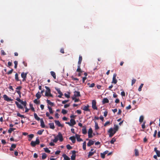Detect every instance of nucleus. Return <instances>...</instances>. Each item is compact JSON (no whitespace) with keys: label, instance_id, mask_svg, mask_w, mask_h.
<instances>
[{"label":"nucleus","instance_id":"obj_63","mask_svg":"<svg viewBox=\"0 0 160 160\" xmlns=\"http://www.w3.org/2000/svg\"><path fill=\"white\" fill-rule=\"evenodd\" d=\"M16 145L14 144H13L11 145V148H16Z\"/></svg>","mask_w":160,"mask_h":160},{"label":"nucleus","instance_id":"obj_19","mask_svg":"<svg viewBox=\"0 0 160 160\" xmlns=\"http://www.w3.org/2000/svg\"><path fill=\"white\" fill-rule=\"evenodd\" d=\"M69 139L72 141V142L73 143H75L76 142V139L75 138L74 136L70 137Z\"/></svg>","mask_w":160,"mask_h":160},{"label":"nucleus","instance_id":"obj_8","mask_svg":"<svg viewBox=\"0 0 160 160\" xmlns=\"http://www.w3.org/2000/svg\"><path fill=\"white\" fill-rule=\"evenodd\" d=\"M92 130L91 128H90L88 131V137L89 138H91L92 137Z\"/></svg>","mask_w":160,"mask_h":160},{"label":"nucleus","instance_id":"obj_54","mask_svg":"<svg viewBox=\"0 0 160 160\" xmlns=\"http://www.w3.org/2000/svg\"><path fill=\"white\" fill-rule=\"evenodd\" d=\"M110 122L109 121H107L104 124V126L105 127L107 125H109L110 124Z\"/></svg>","mask_w":160,"mask_h":160},{"label":"nucleus","instance_id":"obj_12","mask_svg":"<svg viewBox=\"0 0 160 160\" xmlns=\"http://www.w3.org/2000/svg\"><path fill=\"white\" fill-rule=\"evenodd\" d=\"M3 98L4 99L7 101H12V99L11 98H9L6 95H4L3 96Z\"/></svg>","mask_w":160,"mask_h":160},{"label":"nucleus","instance_id":"obj_41","mask_svg":"<svg viewBox=\"0 0 160 160\" xmlns=\"http://www.w3.org/2000/svg\"><path fill=\"white\" fill-rule=\"evenodd\" d=\"M44 131V130L42 129L39 130L37 132V134L40 135H42V132Z\"/></svg>","mask_w":160,"mask_h":160},{"label":"nucleus","instance_id":"obj_55","mask_svg":"<svg viewBox=\"0 0 160 160\" xmlns=\"http://www.w3.org/2000/svg\"><path fill=\"white\" fill-rule=\"evenodd\" d=\"M101 158H105V154H104V153H101Z\"/></svg>","mask_w":160,"mask_h":160},{"label":"nucleus","instance_id":"obj_48","mask_svg":"<svg viewBox=\"0 0 160 160\" xmlns=\"http://www.w3.org/2000/svg\"><path fill=\"white\" fill-rule=\"evenodd\" d=\"M16 100L20 102L21 104L22 103V102H24L21 99H20V98L19 97L17 98L16 99Z\"/></svg>","mask_w":160,"mask_h":160},{"label":"nucleus","instance_id":"obj_22","mask_svg":"<svg viewBox=\"0 0 160 160\" xmlns=\"http://www.w3.org/2000/svg\"><path fill=\"white\" fill-rule=\"evenodd\" d=\"M114 127L113 129V132H115V133H116V132L118 130V127L117 125H114Z\"/></svg>","mask_w":160,"mask_h":160},{"label":"nucleus","instance_id":"obj_17","mask_svg":"<svg viewBox=\"0 0 160 160\" xmlns=\"http://www.w3.org/2000/svg\"><path fill=\"white\" fill-rule=\"evenodd\" d=\"M94 142L91 140H90L88 142V143H87V146H88V147H90V146H91L92 145L94 144Z\"/></svg>","mask_w":160,"mask_h":160},{"label":"nucleus","instance_id":"obj_20","mask_svg":"<svg viewBox=\"0 0 160 160\" xmlns=\"http://www.w3.org/2000/svg\"><path fill=\"white\" fill-rule=\"evenodd\" d=\"M89 106L88 105H87V106H84L83 107L82 109L85 111H89L90 110L89 109Z\"/></svg>","mask_w":160,"mask_h":160},{"label":"nucleus","instance_id":"obj_3","mask_svg":"<svg viewBox=\"0 0 160 160\" xmlns=\"http://www.w3.org/2000/svg\"><path fill=\"white\" fill-rule=\"evenodd\" d=\"M70 122H66L65 123L67 124H68V125H69V126L71 127L73 126L76 123L75 120L71 118L70 119Z\"/></svg>","mask_w":160,"mask_h":160},{"label":"nucleus","instance_id":"obj_2","mask_svg":"<svg viewBox=\"0 0 160 160\" xmlns=\"http://www.w3.org/2000/svg\"><path fill=\"white\" fill-rule=\"evenodd\" d=\"M40 141L38 138H37L35 141H32L31 142V145L32 147H34L36 145L39 144Z\"/></svg>","mask_w":160,"mask_h":160},{"label":"nucleus","instance_id":"obj_42","mask_svg":"<svg viewBox=\"0 0 160 160\" xmlns=\"http://www.w3.org/2000/svg\"><path fill=\"white\" fill-rule=\"evenodd\" d=\"M116 141V138H112V139L111 140V141H110V142L111 144H113L114 143V142H115Z\"/></svg>","mask_w":160,"mask_h":160},{"label":"nucleus","instance_id":"obj_53","mask_svg":"<svg viewBox=\"0 0 160 160\" xmlns=\"http://www.w3.org/2000/svg\"><path fill=\"white\" fill-rule=\"evenodd\" d=\"M66 147L68 149L70 150L72 148V147L69 144L66 145Z\"/></svg>","mask_w":160,"mask_h":160},{"label":"nucleus","instance_id":"obj_11","mask_svg":"<svg viewBox=\"0 0 160 160\" xmlns=\"http://www.w3.org/2000/svg\"><path fill=\"white\" fill-rule=\"evenodd\" d=\"M22 105H23L24 108H25V112H27L28 111L29 109L27 107V102L26 101H24L23 102H22Z\"/></svg>","mask_w":160,"mask_h":160},{"label":"nucleus","instance_id":"obj_16","mask_svg":"<svg viewBox=\"0 0 160 160\" xmlns=\"http://www.w3.org/2000/svg\"><path fill=\"white\" fill-rule=\"evenodd\" d=\"M74 97H78L80 96V92L79 91H75L74 92Z\"/></svg>","mask_w":160,"mask_h":160},{"label":"nucleus","instance_id":"obj_61","mask_svg":"<svg viewBox=\"0 0 160 160\" xmlns=\"http://www.w3.org/2000/svg\"><path fill=\"white\" fill-rule=\"evenodd\" d=\"M12 129V128H10L8 131V132H9L10 133H11L13 131Z\"/></svg>","mask_w":160,"mask_h":160},{"label":"nucleus","instance_id":"obj_5","mask_svg":"<svg viewBox=\"0 0 160 160\" xmlns=\"http://www.w3.org/2000/svg\"><path fill=\"white\" fill-rule=\"evenodd\" d=\"M27 74L28 72L24 73V72H22L21 73V76L23 78L22 80V81L24 82L26 81Z\"/></svg>","mask_w":160,"mask_h":160},{"label":"nucleus","instance_id":"obj_43","mask_svg":"<svg viewBox=\"0 0 160 160\" xmlns=\"http://www.w3.org/2000/svg\"><path fill=\"white\" fill-rule=\"evenodd\" d=\"M72 99L74 100L75 102H78L79 101V99L76 98L75 97H72Z\"/></svg>","mask_w":160,"mask_h":160},{"label":"nucleus","instance_id":"obj_34","mask_svg":"<svg viewBox=\"0 0 160 160\" xmlns=\"http://www.w3.org/2000/svg\"><path fill=\"white\" fill-rule=\"evenodd\" d=\"M134 152L135 155L136 156H138L139 155V152L138 150L137 149H135L134 150Z\"/></svg>","mask_w":160,"mask_h":160},{"label":"nucleus","instance_id":"obj_62","mask_svg":"<svg viewBox=\"0 0 160 160\" xmlns=\"http://www.w3.org/2000/svg\"><path fill=\"white\" fill-rule=\"evenodd\" d=\"M145 122H143V124L142 125V128H143V129H144L145 128Z\"/></svg>","mask_w":160,"mask_h":160},{"label":"nucleus","instance_id":"obj_39","mask_svg":"<svg viewBox=\"0 0 160 160\" xmlns=\"http://www.w3.org/2000/svg\"><path fill=\"white\" fill-rule=\"evenodd\" d=\"M29 106L30 107L31 110L33 111L34 112L35 111V109L33 107V105L31 103H30Z\"/></svg>","mask_w":160,"mask_h":160},{"label":"nucleus","instance_id":"obj_44","mask_svg":"<svg viewBox=\"0 0 160 160\" xmlns=\"http://www.w3.org/2000/svg\"><path fill=\"white\" fill-rule=\"evenodd\" d=\"M83 149L84 150L86 149V142L84 141L83 143Z\"/></svg>","mask_w":160,"mask_h":160},{"label":"nucleus","instance_id":"obj_37","mask_svg":"<svg viewBox=\"0 0 160 160\" xmlns=\"http://www.w3.org/2000/svg\"><path fill=\"white\" fill-rule=\"evenodd\" d=\"M33 102L37 104H39L40 103V101L39 100L38 101L37 99L34 100Z\"/></svg>","mask_w":160,"mask_h":160},{"label":"nucleus","instance_id":"obj_27","mask_svg":"<svg viewBox=\"0 0 160 160\" xmlns=\"http://www.w3.org/2000/svg\"><path fill=\"white\" fill-rule=\"evenodd\" d=\"M49 125L50 128L53 129H54L55 127H54L53 123H49Z\"/></svg>","mask_w":160,"mask_h":160},{"label":"nucleus","instance_id":"obj_38","mask_svg":"<svg viewBox=\"0 0 160 160\" xmlns=\"http://www.w3.org/2000/svg\"><path fill=\"white\" fill-rule=\"evenodd\" d=\"M47 157V155L46 153H44L42 154V159H45Z\"/></svg>","mask_w":160,"mask_h":160},{"label":"nucleus","instance_id":"obj_28","mask_svg":"<svg viewBox=\"0 0 160 160\" xmlns=\"http://www.w3.org/2000/svg\"><path fill=\"white\" fill-rule=\"evenodd\" d=\"M50 73L51 74V75L52 76L53 78L54 79H56V75L55 73L53 71H51L50 72Z\"/></svg>","mask_w":160,"mask_h":160},{"label":"nucleus","instance_id":"obj_13","mask_svg":"<svg viewBox=\"0 0 160 160\" xmlns=\"http://www.w3.org/2000/svg\"><path fill=\"white\" fill-rule=\"evenodd\" d=\"M75 136L78 141L80 142L82 141V139L80 138V135L76 134Z\"/></svg>","mask_w":160,"mask_h":160},{"label":"nucleus","instance_id":"obj_30","mask_svg":"<svg viewBox=\"0 0 160 160\" xmlns=\"http://www.w3.org/2000/svg\"><path fill=\"white\" fill-rule=\"evenodd\" d=\"M81 66L78 65V68L77 69V72L80 73H82V71L80 68Z\"/></svg>","mask_w":160,"mask_h":160},{"label":"nucleus","instance_id":"obj_32","mask_svg":"<svg viewBox=\"0 0 160 160\" xmlns=\"http://www.w3.org/2000/svg\"><path fill=\"white\" fill-rule=\"evenodd\" d=\"M36 96L37 98V99H39L41 97V95L39 92H38L36 95Z\"/></svg>","mask_w":160,"mask_h":160},{"label":"nucleus","instance_id":"obj_56","mask_svg":"<svg viewBox=\"0 0 160 160\" xmlns=\"http://www.w3.org/2000/svg\"><path fill=\"white\" fill-rule=\"evenodd\" d=\"M13 71V69H12L9 71L7 73L8 75L12 73Z\"/></svg>","mask_w":160,"mask_h":160},{"label":"nucleus","instance_id":"obj_4","mask_svg":"<svg viewBox=\"0 0 160 160\" xmlns=\"http://www.w3.org/2000/svg\"><path fill=\"white\" fill-rule=\"evenodd\" d=\"M113 129L112 128H110L109 130L108 131V132L109 133V137L111 138L116 133L115 132H113Z\"/></svg>","mask_w":160,"mask_h":160},{"label":"nucleus","instance_id":"obj_10","mask_svg":"<svg viewBox=\"0 0 160 160\" xmlns=\"http://www.w3.org/2000/svg\"><path fill=\"white\" fill-rule=\"evenodd\" d=\"M60 142H62L63 141V138L62 134L60 132H59L58 135L57 136Z\"/></svg>","mask_w":160,"mask_h":160},{"label":"nucleus","instance_id":"obj_1","mask_svg":"<svg viewBox=\"0 0 160 160\" xmlns=\"http://www.w3.org/2000/svg\"><path fill=\"white\" fill-rule=\"evenodd\" d=\"M45 88H46L47 90L45 92V96H50L52 97V95L51 93V90L50 88L47 86H45Z\"/></svg>","mask_w":160,"mask_h":160},{"label":"nucleus","instance_id":"obj_57","mask_svg":"<svg viewBox=\"0 0 160 160\" xmlns=\"http://www.w3.org/2000/svg\"><path fill=\"white\" fill-rule=\"evenodd\" d=\"M136 80L135 79H133L132 81V85H133L136 82Z\"/></svg>","mask_w":160,"mask_h":160},{"label":"nucleus","instance_id":"obj_7","mask_svg":"<svg viewBox=\"0 0 160 160\" xmlns=\"http://www.w3.org/2000/svg\"><path fill=\"white\" fill-rule=\"evenodd\" d=\"M117 76V74L115 73L114 74L113 78L111 82L112 83L116 84L117 82V80L116 79V77Z\"/></svg>","mask_w":160,"mask_h":160},{"label":"nucleus","instance_id":"obj_58","mask_svg":"<svg viewBox=\"0 0 160 160\" xmlns=\"http://www.w3.org/2000/svg\"><path fill=\"white\" fill-rule=\"evenodd\" d=\"M1 53L2 55H6V53L4 52L3 50H1Z\"/></svg>","mask_w":160,"mask_h":160},{"label":"nucleus","instance_id":"obj_59","mask_svg":"<svg viewBox=\"0 0 160 160\" xmlns=\"http://www.w3.org/2000/svg\"><path fill=\"white\" fill-rule=\"evenodd\" d=\"M22 87L21 86H18L17 87V88H16V90H19L20 91V90L22 89Z\"/></svg>","mask_w":160,"mask_h":160},{"label":"nucleus","instance_id":"obj_24","mask_svg":"<svg viewBox=\"0 0 160 160\" xmlns=\"http://www.w3.org/2000/svg\"><path fill=\"white\" fill-rule=\"evenodd\" d=\"M109 100L107 98H104L102 101L103 104H105L106 103H108L109 102Z\"/></svg>","mask_w":160,"mask_h":160},{"label":"nucleus","instance_id":"obj_35","mask_svg":"<svg viewBox=\"0 0 160 160\" xmlns=\"http://www.w3.org/2000/svg\"><path fill=\"white\" fill-rule=\"evenodd\" d=\"M15 79L17 81H20L18 77V75L17 73H16L15 74Z\"/></svg>","mask_w":160,"mask_h":160},{"label":"nucleus","instance_id":"obj_40","mask_svg":"<svg viewBox=\"0 0 160 160\" xmlns=\"http://www.w3.org/2000/svg\"><path fill=\"white\" fill-rule=\"evenodd\" d=\"M144 119V117L143 116H140L139 119V121L140 122H143Z\"/></svg>","mask_w":160,"mask_h":160},{"label":"nucleus","instance_id":"obj_23","mask_svg":"<svg viewBox=\"0 0 160 160\" xmlns=\"http://www.w3.org/2000/svg\"><path fill=\"white\" fill-rule=\"evenodd\" d=\"M82 60V57L81 56H79V58L78 61V65L81 66V64Z\"/></svg>","mask_w":160,"mask_h":160},{"label":"nucleus","instance_id":"obj_49","mask_svg":"<svg viewBox=\"0 0 160 160\" xmlns=\"http://www.w3.org/2000/svg\"><path fill=\"white\" fill-rule=\"evenodd\" d=\"M67 112V111H66V110L64 109H62V113L63 114H66Z\"/></svg>","mask_w":160,"mask_h":160},{"label":"nucleus","instance_id":"obj_25","mask_svg":"<svg viewBox=\"0 0 160 160\" xmlns=\"http://www.w3.org/2000/svg\"><path fill=\"white\" fill-rule=\"evenodd\" d=\"M96 151L95 150L93 152H89L88 154V158H90L91 156H92V155H93V154L96 153Z\"/></svg>","mask_w":160,"mask_h":160},{"label":"nucleus","instance_id":"obj_60","mask_svg":"<svg viewBox=\"0 0 160 160\" xmlns=\"http://www.w3.org/2000/svg\"><path fill=\"white\" fill-rule=\"evenodd\" d=\"M108 113V111L106 110L104 112V116L105 117H106L107 116V115Z\"/></svg>","mask_w":160,"mask_h":160},{"label":"nucleus","instance_id":"obj_51","mask_svg":"<svg viewBox=\"0 0 160 160\" xmlns=\"http://www.w3.org/2000/svg\"><path fill=\"white\" fill-rule=\"evenodd\" d=\"M14 64H15V65H14V68H17V65H18V61H15L14 62Z\"/></svg>","mask_w":160,"mask_h":160},{"label":"nucleus","instance_id":"obj_31","mask_svg":"<svg viewBox=\"0 0 160 160\" xmlns=\"http://www.w3.org/2000/svg\"><path fill=\"white\" fill-rule=\"evenodd\" d=\"M63 157L65 160H70V158L65 154H64L63 155Z\"/></svg>","mask_w":160,"mask_h":160},{"label":"nucleus","instance_id":"obj_21","mask_svg":"<svg viewBox=\"0 0 160 160\" xmlns=\"http://www.w3.org/2000/svg\"><path fill=\"white\" fill-rule=\"evenodd\" d=\"M56 125H57L58 127H62V125L61 124L60 122L58 120H55L54 121Z\"/></svg>","mask_w":160,"mask_h":160},{"label":"nucleus","instance_id":"obj_33","mask_svg":"<svg viewBox=\"0 0 160 160\" xmlns=\"http://www.w3.org/2000/svg\"><path fill=\"white\" fill-rule=\"evenodd\" d=\"M53 136H55V138L52 140V141L56 143L58 140V138L57 137L55 136V135H54Z\"/></svg>","mask_w":160,"mask_h":160},{"label":"nucleus","instance_id":"obj_36","mask_svg":"<svg viewBox=\"0 0 160 160\" xmlns=\"http://www.w3.org/2000/svg\"><path fill=\"white\" fill-rule=\"evenodd\" d=\"M28 137L29 138L28 139V141H30L34 137V135L33 134H30L28 135Z\"/></svg>","mask_w":160,"mask_h":160},{"label":"nucleus","instance_id":"obj_18","mask_svg":"<svg viewBox=\"0 0 160 160\" xmlns=\"http://www.w3.org/2000/svg\"><path fill=\"white\" fill-rule=\"evenodd\" d=\"M15 103L16 104V105H17V107L18 108H19L20 109H23V107L21 104H19L18 102L17 101H16L15 102Z\"/></svg>","mask_w":160,"mask_h":160},{"label":"nucleus","instance_id":"obj_47","mask_svg":"<svg viewBox=\"0 0 160 160\" xmlns=\"http://www.w3.org/2000/svg\"><path fill=\"white\" fill-rule=\"evenodd\" d=\"M143 85V84L142 83L141 84L140 86H139V87L138 89V90L139 91H141Z\"/></svg>","mask_w":160,"mask_h":160},{"label":"nucleus","instance_id":"obj_52","mask_svg":"<svg viewBox=\"0 0 160 160\" xmlns=\"http://www.w3.org/2000/svg\"><path fill=\"white\" fill-rule=\"evenodd\" d=\"M56 89L59 94H60V93L61 94L62 93V92H61V91L59 88H56Z\"/></svg>","mask_w":160,"mask_h":160},{"label":"nucleus","instance_id":"obj_46","mask_svg":"<svg viewBox=\"0 0 160 160\" xmlns=\"http://www.w3.org/2000/svg\"><path fill=\"white\" fill-rule=\"evenodd\" d=\"M95 129L96 130L98 129L99 128V127L98 126V124L97 122H95Z\"/></svg>","mask_w":160,"mask_h":160},{"label":"nucleus","instance_id":"obj_15","mask_svg":"<svg viewBox=\"0 0 160 160\" xmlns=\"http://www.w3.org/2000/svg\"><path fill=\"white\" fill-rule=\"evenodd\" d=\"M40 126L42 128H44L45 127V125L44 122L43 118H41L40 119Z\"/></svg>","mask_w":160,"mask_h":160},{"label":"nucleus","instance_id":"obj_64","mask_svg":"<svg viewBox=\"0 0 160 160\" xmlns=\"http://www.w3.org/2000/svg\"><path fill=\"white\" fill-rule=\"evenodd\" d=\"M2 143L4 145L6 143V142L5 140L2 139L1 141Z\"/></svg>","mask_w":160,"mask_h":160},{"label":"nucleus","instance_id":"obj_6","mask_svg":"<svg viewBox=\"0 0 160 160\" xmlns=\"http://www.w3.org/2000/svg\"><path fill=\"white\" fill-rule=\"evenodd\" d=\"M96 102L95 100H93L92 102V108L95 110H97L98 108L96 106Z\"/></svg>","mask_w":160,"mask_h":160},{"label":"nucleus","instance_id":"obj_29","mask_svg":"<svg viewBox=\"0 0 160 160\" xmlns=\"http://www.w3.org/2000/svg\"><path fill=\"white\" fill-rule=\"evenodd\" d=\"M47 103L49 105H51L52 106H54V104L53 102H52L50 101V100H49L48 99H47L46 100Z\"/></svg>","mask_w":160,"mask_h":160},{"label":"nucleus","instance_id":"obj_45","mask_svg":"<svg viewBox=\"0 0 160 160\" xmlns=\"http://www.w3.org/2000/svg\"><path fill=\"white\" fill-rule=\"evenodd\" d=\"M43 149L46 152L50 153V151L48 148H44Z\"/></svg>","mask_w":160,"mask_h":160},{"label":"nucleus","instance_id":"obj_9","mask_svg":"<svg viewBox=\"0 0 160 160\" xmlns=\"http://www.w3.org/2000/svg\"><path fill=\"white\" fill-rule=\"evenodd\" d=\"M76 152L75 151L73 150L72 151V155L71 156V159L72 160H75L76 158Z\"/></svg>","mask_w":160,"mask_h":160},{"label":"nucleus","instance_id":"obj_14","mask_svg":"<svg viewBox=\"0 0 160 160\" xmlns=\"http://www.w3.org/2000/svg\"><path fill=\"white\" fill-rule=\"evenodd\" d=\"M86 126H83V128L82 130V133L84 134H86L87 133Z\"/></svg>","mask_w":160,"mask_h":160},{"label":"nucleus","instance_id":"obj_26","mask_svg":"<svg viewBox=\"0 0 160 160\" xmlns=\"http://www.w3.org/2000/svg\"><path fill=\"white\" fill-rule=\"evenodd\" d=\"M34 116L35 118L38 121L40 120V118L38 116L37 114L34 113Z\"/></svg>","mask_w":160,"mask_h":160},{"label":"nucleus","instance_id":"obj_50","mask_svg":"<svg viewBox=\"0 0 160 160\" xmlns=\"http://www.w3.org/2000/svg\"><path fill=\"white\" fill-rule=\"evenodd\" d=\"M16 92H17L19 95V97L20 98H21V92L19 90H16Z\"/></svg>","mask_w":160,"mask_h":160}]
</instances>
